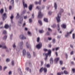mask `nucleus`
<instances>
[{
    "instance_id": "1",
    "label": "nucleus",
    "mask_w": 75,
    "mask_h": 75,
    "mask_svg": "<svg viewBox=\"0 0 75 75\" xmlns=\"http://www.w3.org/2000/svg\"><path fill=\"white\" fill-rule=\"evenodd\" d=\"M64 12V10L63 9H60V11L59 13H58L57 15V17H56V19L57 20V23H59L61 21V20H60V18L61 17V13L62 12Z\"/></svg>"
},
{
    "instance_id": "2",
    "label": "nucleus",
    "mask_w": 75,
    "mask_h": 75,
    "mask_svg": "<svg viewBox=\"0 0 75 75\" xmlns=\"http://www.w3.org/2000/svg\"><path fill=\"white\" fill-rule=\"evenodd\" d=\"M51 50H48V52L47 53H43V55H45L46 57H48V56H49V57H51Z\"/></svg>"
},
{
    "instance_id": "3",
    "label": "nucleus",
    "mask_w": 75,
    "mask_h": 75,
    "mask_svg": "<svg viewBox=\"0 0 75 75\" xmlns=\"http://www.w3.org/2000/svg\"><path fill=\"white\" fill-rule=\"evenodd\" d=\"M42 16H43V14H42V13H41V11H39L38 13V18H42Z\"/></svg>"
},
{
    "instance_id": "4",
    "label": "nucleus",
    "mask_w": 75,
    "mask_h": 75,
    "mask_svg": "<svg viewBox=\"0 0 75 75\" xmlns=\"http://www.w3.org/2000/svg\"><path fill=\"white\" fill-rule=\"evenodd\" d=\"M42 43L40 42L38 45H36V47L37 48L39 49L40 48H41L42 47Z\"/></svg>"
},
{
    "instance_id": "5",
    "label": "nucleus",
    "mask_w": 75,
    "mask_h": 75,
    "mask_svg": "<svg viewBox=\"0 0 75 75\" xmlns=\"http://www.w3.org/2000/svg\"><path fill=\"white\" fill-rule=\"evenodd\" d=\"M2 18H3V21H4L7 18V15H6V13H4L3 15Z\"/></svg>"
},
{
    "instance_id": "6",
    "label": "nucleus",
    "mask_w": 75,
    "mask_h": 75,
    "mask_svg": "<svg viewBox=\"0 0 75 75\" xmlns=\"http://www.w3.org/2000/svg\"><path fill=\"white\" fill-rule=\"evenodd\" d=\"M23 5L24 8H25V7H26V8H27V5L26 4H25V2L24 1H23Z\"/></svg>"
},
{
    "instance_id": "7",
    "label": "nucleus",
    "mask_w": 75,
    "mask_h": 75,
    "mask_svg": "<svg viewBox=\"0 0 75 75\" xmlns=\"http://www.w3.org/2000/svg\"><path fill=\"white\" fill-rule=\"evenodd\" d=\"M61 27L63 28H64V29H65V28H67V25H66V24H62L61 25Z\"/></svg>"
},
{
    "instance_id": "8",
    "label": "nucleus",
    "mask_w": 75,
    "mask_h": 75,
    "mask_svg": "<svg viewBox=\"0 0 75 75\" xmlns=\"http://www.w3.org/2000/svg\"><path fill=\"white\" fill-rule=\"evenodd\" d=\"M72 31H73L72 30L70 32V33L67 32V35H65V37H68V35H69V34H72Z\"/></svg>"
},
{
    "instance_id": "9",
    "label": "nucleus",
    "mask_w": 75,
    "mask_h": 75,
    "mask_svg": "<svg viewBox=\"0 0 75 75\" xmlns=\"http://www.w3.org/2000/svg\"><path fill=\"white\" fill-rule=\"evenodd\" d=\"M2 47V48H4V49H7V47H6V46H5V45H0V48Z\"/></svg>"
},
{
    "instance_id": "10",
    "label": "nucleus",
    "mask_w": 75,
    "mask_h": 75,
    "mask_svg": "<svg viewBox=\"0 0 75 75\" xmlns=\"http://www.w3.org/2000/svg\"><path fill=\"white\" fill-rule=\"evenodd\" d=\"M20 38L21 39H26V38L23 35H21L20 36Z\"/></svg>"
},
{
    "instance_id": "11",
    "label": "nucleus",
    "mask_w": 75,
    "mask_h": 75,
    "mask_svg": "<svg viewBox=\"0 0 75 75\" xmlns=\"http://www.w3.org/2000/svg\"><path fill=\"white\" fill-rule=\"evenodd\" d=\"M27 56L28 58H30L31 57L29 52H27Z\"/></svg>"
},
{
    "instance_id": "12",
    "label": "nucleus",
    "mask_w": 75,
    "mask_h": 75,
    "mask_svg": "<svg viewBox=\"0 0 75 75\" xmlns=\"http://www.w3.org/2000/svg\"><path fill=\"white\" fill-rule=\"evenodd\" d=\"M32 8H33V5H30L29 7V10H32Z\"/></svg>"
},
{
    "instance_id": "13",
    "label": "nucleus",
    "mask_w": 75,
    "mask_h": 75,
    "mask_svg": "<svg viewBox=\"0 0 75 75\" xmlns=\"http://www.w3.org/2000/svg\"><path fill=\"white\" fill-rule=\"evenodd\" d=\"M41 0H40L38 3L37 1H36L35 2V4H41Z\"/></svg>"
},
{
    "instance_id": "14",
    "label": "nucleus",
    "mask_w": 75,
    "mask_h": 75,
    "mask_svg": "<svg viewBox=\"0 0 75 75\" xmlns=\"http://www.w3.org/2000/svg\"><path fill=\"white\" fill-rule=\"evenodd\" d=\"M50 62L51 64H53V59L51 58L50 59Z\"/></svg>"
},
{
    "instance_id": "15",
    "label": "nucleus",
    "mask_w": 75,
    "mask_h": 75,
    "mask_svg": "<svg viewBox=\"0 0 75 75\" xmlns=\"http://www.w3.org/2000/svg\"><path fill=\"white\" fill-rule=\"evenodd\" d=\"M13 18H14V16H13V15H12L10 17L12 23H13Z\"/></svg>"
},
{
    "instance_id": "16",
    "label": "nucleus",
    "mask_w": 75,
    "mask_h": 75,
    "mask_svg": "<svg viewBox=\"0 0 75 75\" xmlns=\"http://www.w3.org/2000/svg\"><path fill=\"white\" fill-rule=\"evenodd\" d=\"M26 53V51H25V50H24L23 51V55H25V54Z\"/></svg>"
},
{
    "instance_id": "17",
    "label": "nucleus",
    "mask_w": 75,
    "mask_h": 75,
    "mask_svg": "<svg viewBox=\"0 0 75 75\" xmlns=\"http://www.w3.org/2000/svg\"><path fill=\"white\" fill-rule=\"evenodd\" d=\"M59 59V58L58 57L56 58V59H54V61L56 62L57 63V62H58V61Z\"/></svg>"
},
{
    "instance_id": "18",
    "label": "nucleus",
    "mask_w": 75,
    "mask_h": 75,
    "mask_svg": "<svg viewBox=\"0 0 75 75\" xmlns=\"http://www.w3.org/2000/svg\"><path fill=\"white\" fill-rule=\"evenodd\" d=\"M43 70L44 71V72L45 73H46L47 72V69L45 68H44L43 69Z\"/></svg>"
},
{
    "instance_id": "19",
    "label": "nucleus",
    "mask_w": 75,
    "mask_h": 75,
    "mask_svg": "<svg viewBox=\"0 0 75 75\" xmlns=\"http://www.w3.org/2000/svg\"><path fill=\"white\" fill-rule=\"evenodd\" d=\"M43 67H42L39 70V72H42V71H43Z\"/></svg>"
},
{
    "instance_id": "20",
    "label": "nucleus",
    "mask_w": 75,
    "mask_h": 75,
    "mask_svg": "<svg viewBox=\"0 0 75 75\" xmlns=\"http://www.w3.org/2000/svg\"><path fill=\"white\" fill-rule=\"evenodd\" d=\"M54 7L55 9L57 8V4L56 2L54 3Z\"/></svg>"
},
{
    "instance_id": "21",
    "label": "nucleus",
    "mask_w": 75,
    "mask_h": 75,
    "mask_svg": "<svg viewBox=\"0 0 75 75\" xmlns=\"http://www.w3.org/2000/svg\"><path fill=\"white\" fill-rule=\"evenodd\" d=\"M8 27H9V26L8 25L6 24L4 26V28H8Z\"/></svg>"
},
{
    "instance_id": "22",
    "label": "nucleus",
    "mask_w": 75,
    "mask_h": 75,
    "mask_svg": "<svg viewBox=\"0 0 75 75\" xmlns=\"http://www.w3.org/2000/svg\"><path fill=\"white\" fill-rule=\"evenodd\" d=\"M4 12V10L3 9H1L0 11V13L1 14H3V12Z\"/></svg>"
},
{
    "instance_id": "23",
    "label": "nucleus",
    "mask_w": 75,
    "mask_h": 75,
    "mask_svg": "<svg viewBox=\"0 0 75 75\" xmlns=\"http://www.w3.org/2000/svg\"><path fill=\"white\" fill-rule=\"evenodd\" d=\"M7 36H5L3 38V40H6L7 39Z\"/></svg>"
},
{
    "instance_id": "24",
    "label": "nucleus",
    "mask_w": 75,
    "mask_h": 75,
    "mask_svg": "<svg viewBox=\"0 0 75 75\" xmlns=\"http://www.w3.org/2000/svg\"><path fill=\"white\" fill-rule=\"evenodd\" d=\"M44 20L45 22H48V19L46 18H44Z\"/></svg>"
},
{
    "instance_id": "25",
    "label": "nucleus",
    "mask_w": 75,
    "mask_h": 75,
    "mask_svg": "<svg viewBox=\"0 0 75 75\" xmlns=\"http://www.w3.org/2000/svg\"><path fill=\"white\" fill-rule=\"evenodd\" d=\"M39 32L40 33H44V30H39Z\"/></svg>"
},
{
    "instance_id": "26",
    "label": "nucleus",
    "mask_w": 75,
    "mask_h": 75,
    "mask_svg": "<svg viewBox=\"0 0 75 75\" xmlns=\"http://www.w3.org/2000/svg\"><path fill=\"white\" fill-rule=\"evenodd\" d=\"M41 8V7L39 6H37L36 7V9H38V10H40Z\"/></svg>"
},
{
    "instance_id": "27",
    "label": "nucleus",
    "mask_w": 75,
    "mask_h": 75,
    "mask_svg": "<svg viewBox=\"0 0 75 75\" xmlns=\"http://www.w3.org/2000/svg\"><path fill=\"white\" fill-rule=\"evenodd\" d=\"M26 46L28 48H29V46H30V45L29 44H28V42H27L26 44Z\"/></svg>"
},
{
    "instance_id": "28",
    "label": "nucleus",
    "mask_w": 75,
    "mask_h": 75,
    "mask_svg": "<svg viewBox=\"0 0 75 75\" xmlns=\"http://www.w3.org/2000/svg\"><path fill=\"white\" fill-rule=\"evenodd\" d=\"M55 27H56V25H55V24H54L52 25V28H55Z\"/></svg>"
},
{
    "instance_id": "29",
    "label": "nucleus",
    "mask_w": 75,
    "mask_h": 75,
    "mask_svg": "<svg viewBox=\"0 0 75 75\" xmlns=\"http://www.w3.org/2000/svg\"><path fill=\"white\" fill-rule=\"evenodd\" d=\"M14 0H11L10 2L11 4H14Z\"/></svg>"
},
{
    "instance_id": "30",
    "label": "nucleus",
    "mask_w": 75,
    "mask_h": 75,
    "mask_svg": "<svg viewBox=\"0 0 75 75\" xmlns=\"http://www.w3.org/2000/svg\"><path fill=\"white\" fill-rule=\"evenodd\" d=\"M39 23L40 24V25H42V22L41 20H39L38 21Z\"/></svg>"
},
{
    "instance_id": "31",
    "label": "nucleus",
    "mask_w": 75,
    "mask_h": 75,
    "mask_svg": "<svg viewBox=\"0 0 75 75\" xmlns=\"http://www.w3.org/2000/svg\"><path fill=\"white\" fill-rule=\"evenodd\" d=\"M50 50H48L47 49H44L43 50V51H45V52H46V51H48H48Z\"/></svg>"
},
{
    "instance_id": "32",
    "label": "nucleus",
    "mask_w": 75,
    "mask_h": 75,
    "mask_svg": "<svg viewBox=\"0 0 75 75\" xmlns=\"http://www.w3.org/2000/svg\"><path fill=\"white\" fill-rule=\"evenodd\" d=\"M57 26H58V28H57V30H58V31H59V29H60L59 25V24H58L57 25Z\"/></svg>"
},
{
    "instance_id": "33",
    "label": "nucleus",
    "mask_w": 75,
    "mask_h": 75,
    "mask_svg": "<svg viewBox=\"0 0 75 75\" xmlns=\"http://www.w3.org/2000/svg\"><path fill=\"white\" fill-rule=\"evenodd\" d=\"M40 38H39V37L37 39V42H40Z\"/></svg>"
},
{
    "instance_id": "34",
    "label": "nucleus",
    "mask_w": 75,
    "mask_h": 75,
    "mask_svg": "<svg viewBox=\"0 0 75 75\" xmlns=\"http://www.w3.org/2000/svg\"><path fill=\"white\" fill-rule=\"evenodd\" d=\"M19 17H20V16H19V14L18 13L17 14V16H16V18H18Z\"/></svg>"
},
{
    "instance_id": "35",
    "label": "nucleus",
    "mask_w": 75,
    "mask_h": 75,
    "mask_svg": "<svg viewBox=\"0 0 75 75\" xmlns=\"http://www.w3.org/2000/svg\"><path fill=\"white\" fill-rule=\"evenodd\" d=\"M72 37L73 39H75V35L74 33H73L72 35Z\"/></svg>"
},
{
    "instance_id": "36",
    "label": "nucleus",
    "mask_w": 75,
    "mask_h": 75,
    "mask_svg": "<svg viewBox=\"0 0 75 75\" xmlns=\"http://www.w3.org/2000/svg\"><path fill=\"white\" fill-rule=\"evenodd\" d=\"M64 73L65 74H68V72L66 71H64Z\"/></svg>"
},
{
    "instance_id": "37",
    "label": "nucleus",
    "mask_w": 75,
    "mask_h": 75,
    "mask_svg": "<svg viewBox=\"0 0 75 75\" xmlns=\"http://www.w3.org/2000/svg\"><path fill=\"white\" fill-rule=\"evenodd\" d=\"M52 42L53 43H55V39H54L52 40Z\"/></svg>"
},
{
    "instance_id": "38",
    "label": "nucleus",
    "mask_w": 75,
    "mask_h": 75,
    "mask_svg": "<svg viewBox=\"0 0 75 75\" xmlns=\"http://www.w3.org/2000/svg\"><path fill=\"white\" fill-rule=\"evenodd\" d=\"M60 65H62V63H63V62L61 60L60 61Z\"/></svg>"
},
{
    "instance_id": "39",
    "label": "nucleus",
    "mask_w": 75,
    "mask_h": 75,
    "mask_svg": "<svg viewBox=\"0 0 75 75\" xmlns=\"http://www.w3.org/2000/svg\"><path fill=\"white\" fill-rule=\"evenodd\" d=\"M46 67L47 68H50V65L49 64H47L46 65Z\"/></svg>"
},
{
    "instance_id": "40",
    "label": "nucleus",
    "mask_w": 75,
    "mask_h": 75,
    "mask_svg": "<svg viewBox=\"0 0 75 75\" xmlns=\"http://www.w3.org/2000/svg\"><path fill=\"white\" fill-rule=\"evenodd\" d=\"M34 14L33 13L32 16V18H34Z\"/></svg>"
},
{
    "instance_id": "41",
    "label": "nucleus",
    "mask_w": 75,
    "mask_h": 75,
    "mask_svg": "<svg viewBox=\"0 0 75 75\" xmlns=\"http://www.w3.org/2000/svg\"><path fill=\"white\" fill-rule=\"evenodd\" d=\"M28 34L30 35H31V33L30 32L28 31Z\"/></svg>"
},
{
    "instance_id": "42",
    "label": "nucleus",
    "mask_w": 75,
    "mask_h": 75,
    "mask_svg": "<svg viewBox=\"0 0 75 75\" xmlns=\"http://www.w3.org/2000/svg\"><path fill=\"white\" fill-rule=\"evenodd\" d=\"M7 33V32L6 30H4L3 31V34H6Z\"/></svg>"
},
{
    "instance_id": "43",
    "label": "nucleus",
    "mask_w": 75,
    "mask_h": 75,
    "mask_svg": "<svg viewBox=\"0 0 75 75\" xmlns=\"http://www.w3.org/2000/svg\"><path fill=\"white\" fill-rule=\"evenodd\" d=\"M48 40H49V41H51V40H52V38H51L48 37Z\"/></svg>"
},
{
    "instance_id": "44",
    "label": "nucleus",
    "mask_w": 75,
    "mask_h": 75,
    "mask_svg": "<svg viewBox=\"0 0 75 75\" xmlns=\"http://www.w3.org/2000/svg\"><path fill=\"white\" fill-rule=\"evenodd\" d=\"M72 71L73 72V73H74L75 72V69H72Z\"/></svg>"
},
{
    "instance_id": "45",
    "label": "nucleus",
    "mask_w": 75,
    "mask_h": 75,
    "mask_svg": "<svg viewBox=\"0 0 75 75\" xmlns=\"http://www.w3.org/2000/svg\"><path fill=\"white\" fill-rule=\"evenodd\" d=\"M59 49V47H57L56 48V51H57V50H58Z\"/></svg>"
},
{
    "instance_id": "46",
    "label": "nucleus",
    "mask_w": 75,
    "mask_h": 75,
    "mask_svg": "<svg viewBox=\"0 0 75 75\" xmlns=\"http://www.w3.org/2000/svg\"><path fill=\"white\" fill-rule=\"evenodd\" d=\"M6 62H9V61H10V59H7L6 60Z\"/></svg>"
},
{
    "instance_id": "47",
    "label": "nucleus",
    "mask_w": 75,
    "mask_h": 75,
    "mask_svg": "<svg viewBox=\"0 0 75 75\" xmlns=\"http://www.w3.org/2000/svg\"><path fill=\"white\" fill-rule=\"evenodd\" d=\"M57 75H61V73H58L57 74Z\"/></svg>"
},
{
    "instance_id": "48",
    "label": "nucleus",
    "mask_w": 75,
    "mask_h": 75,
    "mask_svg": "<svg viewBox=\"0 0 75 75\" xmlns=\"http://www.w3.org/2000/svg\"><path fill=\"white\" fill-rule=\"evenodd\" d=\"M48 30L49 31H52V30L51 29H50V28H49L48 29Z\"/></svg>"
},
{
    "instance_id": "49",
    "label": "nucleus",
    "mask_w": 75,
    "mask_h": 75,
    "mask_svg": "<svg viewBox=\"0 0 75 75\" xmlns=\"http://www.w3.org/2000/svg\"><path fill=\"white\" fill-rule=\"evenodd\" d=\"M25 69H26V70H27V71H28V70L29 69V67H26L25 68Z\"/></svg>"
},
{
    "instance_id": "50",
    "label": "nucleus",
    "mask_w": 75,
    "mask_h": 75,
    "mask_svg": "<svg viewBox=\"0 0 75 75\" xmlns=\"http://www.w3.org/2000/svg\"><path fill=\"white\" fill-rule=\"evenodd\" d=\"M29 21L30 23H31V22L32 21V20H31V19H29Z\"/></svg>"
},
{
    "instance_id": "51",
    "label": "nucleus",
    "mask_w": 75,
    "mask_h": 75,
    "mask_svg": "<svg viewBox=\"0 0 75 75\" xmlns=\"http://www.w3.org/2000/svg\"><path fill=\"white\" fill-rule=\"evenodd\" d=\"M12 65L13 66L14 65V61H12Z\"/></svg>"
},
{
    "instance_id": "52",
    "label": "nucleus",
    "mask_w": 75,
    "mask_h": 75,
    "mask_svg": "<svg viewBox=\"0 0 75 75\" xmlns=\"http://www.w3.org/2000/svg\"><path fill=\"white\" fill-rule=\"evenodd\" d=\"M46 34L47 35H50V33L48 32H47L46 33Z\"/></svg>"
},
{
    "instance_id": "53",
    "label": "nucleus",
    "mask_w": 75,
    "mask_h": 75,
    "mask_svg": "<svg viewBox=\"0 0 75 75\" xmlns=\"http://www.w3.org/2000/svg\"><path fill=\"white\" fill-rule=\"evenodd\" d=\"M25 11H26L25 10L23 11V12H22L23 14H24L25 13Z\"/></svg>"
},
{
    "instance_id": "54",
    "label": "nucleus",
    "mask_w": 75,
    "mask_h": 75,
    "mask_svg": "<svg viewBox=\"0 0 75 75\" xmlns=\"http://www.w3.org/2000/svg\"><path fill=\"white\" fill-rule=\"evenodd\" d=\"M8 74L9 75H11V71H9Z\"/></svg>"
},
{
    "instance_id": "55",
    "label": "nucleus",
    "mask_w": 75,
    "mask_h": 75,
    "mask_svg": "<svg viewBox=\"0 0 75 75\" xmlns=\"http://www.w3.org/2000/svg\"><path fill=\"white\" fill-rule=\"evenodd\" d=\"M44 64V62L42 61H41V65H42Z\"/></svg>"
},
{
    "instance_id": "56",
    "label": "nucleus",
    "mask_w": 75,
    "mask_h": 75,
    "mask_svg": "<svg viewBox=\"0 0 75 75\" xmlns=\"http://www.w3.org/2000/svg\"><path fill=\"white\" fill-rule=\"evenodd\" d=\"M24 19H26V18H27V16H26L24 17Z\"/></svg>"
},
{
    "instance_id": "57",
    "label": "nucleus",
    "mask_w": 75,
    "mask_h": 75,
    "mask_svg": "<svg viewBox=\"0 0 75 75\" xmlns=\"http://www.w3.org/2000/svg\"><path fill=\"white\" fill-rule=\"evenodd\" d=\"M7 69V67L6 66H5L4 67V70H5V69Z\"/></svg>"
},
{
    "instance_id": "58",
    "label": "nucleus",
    "mask_w": 75,
    "mask_h": 75,
    "mask_svg": "<svg viewBox=\"0 0 75 75\" xmlns=\"http://www.w3.org/2000/svg\"><path fill=\"white\" fill-rule=\"evenodd\" d=\"M16 47V45H15V44H14L13 45V47L15 48Z\"/></svg>"
},
{
    "instance_id": "59",
    "label": "nucleus",
    "mask_w": 75,
    "mask_h": 75,
    "mask_svg": "<svg viewBox=\"0 0 75 75\" xmlns=\"http://www.w3.org/2000/svg\"><path fill=\"white\" fill-rule=\"evenodd\" d=\"M33 56L34 57H35V53L34 52H33Z\"/></svg>"
},
{
    "instance_id": "60",
    "label": "nucleus",
    "mask_w": 75,
    "mask_h": 75,
    "mask_svg": "<svg viewBox=\"0 0 75 75\" xmlns=\"http://www.w3.org/2000/svg\"><path fill=\"white\" fill-rule=\"evenodd\" d=\"M49 15H51V14H52V12H49Z\"/></svg>"
},
{
    "instance_id": "61",
    "label": "nucleus",
    "mask_w": 75,
    "mask_h": 75,
    "mask_svg": "<svg viewBox=\"0 0 75 75\" xmlns=\"http://www.w3.org/2000/svg\"><path fill=\"white\" fill-rule=\"evenodd\" d=\"M11 8H12L11 6H9V10H11Z\"/></svg>"
},
{
    "instance_id": "62",
    "label": "nucleus",
    "mask_w": 75,
    "mask_h": 75,
    "mask_svg": "<svg viewBox=\"0 0 75 75\" xmlns=\"http://www.w3.org/2000/svg\"><path fill=\"white\" fill-rule=\"evenodd\" d=\"M20 44H21V45H23V42H21Z\"/></svg>"
},
{
    "instance_id": "63",
    "label": "nucleus",
    "mask_w": 75,
    "mask_h": 75,
    "mask_svg": "<svg viewBox=\"0 0 75 75\" xmlns=\"http://www.w3.org/2000/svg\"><path fill=\"white\" fill-rule=\"evenodd\" d=\"M12 37H13V35L12 34L11 35V36H10V38L11 39V38H12Z\"/></svg>"
},
{
    "instance_id": "64",
    "label": "nucleus",
    "mask_w": 75,
    "mask_h": 75,
    "mask_svg": "<svg viewBox=\"0 0 75 75\" xmlns=\"http://www.w3.org/2000/svg\"><path fill=\"white\" fill-rule=\"evenodd\" d=\"M74 52L72 51L71 52V53H70V54H71V55H72V54H73V53Z\"/></svg>"
}]
</instances>
